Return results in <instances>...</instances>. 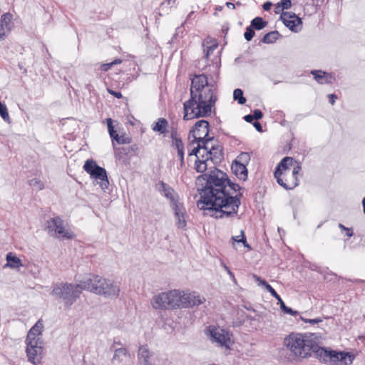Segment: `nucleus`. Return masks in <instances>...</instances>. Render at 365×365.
<instances>
[{
    "label": "nucleus",
    "mask_w": 365,
    "mask_h": 365,
    "mask_svg": "<svg viewBox=\"0 0 365 365\" xmlns=\"http://www.w3.org/2000/svg\"><path fill=\"white\" fill-rule=\"evenodd\" d=\"M196 185L200 195L197 202L200 210L212 212L211 216L217 219L237 215L242 193L233 194L243 188L231 182L227 173L212 167L197 178Z\"/></svg>",
    "instance_id": "1"
},
{
    "label": "nucleus",
    "mask_w": 365,
    "mask_h": 365,
    "mask_svg": "<svg viewBox=\"0 0 365 365\" xmlns=\"http://www.w3.org/2000/svg\"><path fill=\"white\" fill-rule=\"evenodd\" d=\"M215 79L211 74L195 75L191 78L190 98L183 103L185 120L211 115L217 101L216 86L219 76L217 62L212 64Z\"/></svg>",
    "instance_id": "2"
},
{
    "label": "nucleus",
    "mask_w": 365,
    "mask_h": 365,
    "mask_svg": "<svg viewBox=\"0 0 365 365\" xmlns=\"http://www.w3.org/2000/svg\"><path fill=\"white\" fill-rule=\"evenodd\" d=\"M315 339L314 334L292 332L284 337L283 344L294 357L307 359L313 354Z\"/></svg>",
    "instance_id": "3"
},
{
    "label": "nucleus",
    "mask_w": 365,
    "mask_h": 365,
    "mask_svg": "<svg viewBox=\"0 0 365 365\" xmlns=\"http://www.w3.org/2000/svg\"><path fill=\"white\" fill-rule=\"evenodd\" d=\"M83 289L106 298L115 299L119 296L120 287L117 283L99 275L92 274L84 280Z\"/></svg>",
    "instance_id": "4"
},
{
    "label": "nucleus",
    "mask_w": 365,
    "mask_h": 365,
    "mask_svg": "<svg viewBox=\"0 0 365 365\" xmlns=\"http://www.w3.org/2000/svg\"><path fill=\"white\" fill-rule=\"evenodd\" d=\"M84 280H81L78 284L58 282L53 286L51 294L56 298L62 300L65 305L71 307L81 296Z\"/></svg>",
    "instance_id": "5"
},
{
    "label": "nucleus",
    "mask_w": 365,
    "mask_h": 365,
    "mask_svg": "<svg viewBox=\"0 0 365 365\" xmlns=\"http://www.w3.org/2000/svg\"><path fill=\"white\" fill-rule=\"evenodd\" d=\"M83 169L91 175V178L97 180V183L100 185L103 190L108 188L109 181L106 170L98 165L93 160H87L83 165Z\"/></svg>",
    "instance_id": "6"
},
{
    "label": "nucleus",
    "mask_w": 365,
    "mask_h": 365,
    "mask_svg": "<svg viewBox=\"0 0 365 365\" xmlns=\"http://www.w3.org/2000/svg\"><path fill=\"white\" fill-rule=\"evenodd\" d=\"M46 229L51 236L55 237L72 239L74 237L71 231L65 228L63 220L58 216L48 220Z\"/></svg>",
    "instance_id": "7"
},
{
    "label": "nucleus",
    "mask_w": 365,
    "mask_h": 365,
    "mask_svg": "<svg viewBox=\"0 0 365 365\" xmlns=\"http://www.w3.org/2000/svg\"><path fill=\"white\" fill-rule=\"evenodd\" d=\"M207 332L212 342L217 343L220 346L230 348L231 335L228 331L210 326L207 329Z\"/></svg>",
    "instance_id": "8"
},
{
    "label": "nucleus",
    "mask_w": 365,
    "mask_h": 365,
    "mask_svg": "<svg viewBox=\"0 0 365 365\" xmlns=\"http://www.w3.org/2000/svg\"><path fill=\"white\" fill-rule=\"evenodd\" d=\"M28 360L34 364L40 363L43 356L42 341H26Z\"/></svg>",
    "instance_id": "9"
},
{
    "label": "nucleus",
    "mask_w": 365,
    "mask_h": 365,
    "mask_svg": "<svg viewBox=\"0 0 365 365\" xmlns=\"http://www.w3.org/2000/svg\"><path fill=\"white\" fill-rule=\"evenodd\" d=\"M301 170L302 167L299 165H295L292 172L287 173V175L276 178L277 183L286 190L294 189L299 184L297 175Z\"/></svg>",
    "instance_id": "10"
},
{
    "label": "nucleus",
    "mask_w": 365,
    "mask_h": 365,
    "mask_svg": "<svg viewBox=\"0 0 365 365\" xmlns=\"http://www.w3.org/2000/svg\"><path fill=\"white\" fill-rule=\"evenodd\" d=\"M206 302L205 297L197 292L185 293L182 292V308H192L198 307Z\"/></svg>",
    "instance_id": "11"
},
{
    "label": "nucleus",
    "mask_w": 365,
    "mask_h": 365,
    "mask_svg": "<svg viewBox=\"0 0 365 365\" xmlns=\"http://www.w3.org/2000/svg\"><path fill=\"white\" fill-rule=\"evenodd\" d=\"M165 294L168 309H182L180 304H182V292L178 289H173L165 292Z\"/></svg>",
    "instance_id": "12"
},
{
    "label": "nucleus",
    "mask_w": 365,
    "mask_h": 365,
    "mask_svg": "<svg viewBox=\"0 0 365 365\" xmlns=\"http://www.w3.org/2000/svg\"><path fill=\"white\" fill-rule=\"evenodd\" d=\"M210 125L208 121L200 120L195 123L194 128L190 131L189 135L193 137V140H197V137L208 138Z\"/></svg>",
    "instance_id": "13"
},
{
    "label": "nucleus",
    "mask_w": 365,
    "mask_h": 365,
    "mask_svg": "<svg viewBox=\"0 0 365 365\" xmlns=\"http://www.w3.org/2000/svg\"><path fill=\"white\" fill-rule=\"evenodd\" d=\"M294 163V158L292 157H284L277 165L274 176L275 178H279L283 175H287V173L290 172V168Z\"/></svg>",
    "instance_id": "14"
},
{
    "label": "nucleus",
    "mask_w": 365,
    "mask_h": 365,
    "mask_svg": "<svg viewBox=\"0 0 365 365\" xmlns=\"http://www.w3.org/2000/svg\"><path fill=\"white\" fill-rule=\"evenodd\" d=\"M158 190L162 193L166 198L170 200L171 206L175 203H178V195L174 189L165 183L163 181H160L157 185Z\"/></svg>",
    "instance_id": "15"
},
{
    "label": "nucleus",
    "mask_w": 365,
    "mask_h": 365,
    "mask_svg": "<svg viewBox=\"0 0 365 365\" xmlns=\"http://www.w3.org/2000/svg\"><path fill=\"white\" fill-rule=\"evenodd\" d=\"M176 219V225L180 229L185 228L187 222L185 218V209L183 205L178 202L172 206Z\"/></svg>",
    "instance_id": "16"
},
{
    "label": "nucleus",
    "mask_w": 365,
    "mask_h": 365,
    "mask_svg": "<svg viewBox=\"0 0 365 365\" xmlns=\"http://www.w3.org/2000/svg\"><path fill=\"white\" fill-rule=\"evenodd\" d=\"M313 354L320 361L327 363L329 362V358L331 354V350H327L322 346H319V340L317 338L314 341V348L313 349Z\"/></svg>",
    "instance_id": "17"
},
{
    "label": "nucleus",
    "mask_w": 365,
    "mask_h": 365,
    "mask_svg": "<svg viewBox=\"0 0 365 365\" xmlns=\"http://www.w3.org/2000/svg\"><path fill=\"white\" fill-rule=\"evenodd\" d=\"M205 156L213 163H217L220 162L222 158V148L219 145H212L209 150L206 152Z\"/></svg>",
    "instance_id": "18"
},
{
    "label": "nucleus",
    "mask_w": 365,
    "mask_h": 365,
    "mask_svg": "<svg viewBox=\"0 0 365 365\" xmlns=\"http://www.w3.org/2000/svg\"><path fill=\"white\" fill-rule=\"evenodd\" d=\"M166 302L167 299L165 292L154 295L150 302L153 309L162 310L168 309Z\"/></svg>",
    "instance_id": "19"
},
{
    "label": "nucleus",
    "mask_w": 365,
    "mask_h": 365,
    "mask_svg": "<svg viewBox=\"0 0 365 365\" xmlns=\"http://www.w3.org/2000/svg\"><path fill=\"white\" fill-rule=\"evenodd\" d=\"M311 73L314 76V79L320 84L333 83L334 78L331 73H328L321 70H313Z\"/></svg>",
    "instance_id": "20"
},
{
    "label": "nucleus",
    "mask_w": 365,
    "mask_h": 365,
    "mask_svg": "<svg viewBox=\"0 0 365 365\" xmlns=\"http://www.w3.org/2000/svg\"><path fill=\"white\" fill-rule=\"evenodd\" d=\"M231 169L232 173L237 178L242 180H246L247 178L248 171L247 166L242 163L233 161L232 163Z\"/></svg>",
    "instance_id": "21"
},
{
    "label": "nucleus",
    "mask_w": 365,
    "mask_h": 365,
    "mask_svg": "<svg viewBox=\"0 0 365 365\" xmlns=\"http://www.w3.org/2000/svg\"><path fill=\"white\" fill-rule=\"evenodd\" d=\"M43 326L38 321L29 331L26 341H41L40 335L43 331Z\"/></svg>",
    "instance_id": "22"
},
{
    "label": "nucleus",
    "mask_w": 365,
    "mask_h": 365,
    "mask_svg": "<svg viewBox=\"0 0 365 365\" xmlns=\"http://www.w3.org/2000/svg\"><path fill=\"white\" fill-rule=\"evenodd\" d=\"M151 354L147 345L140 346L138 349V356L140 363L145 364L150 362Z\"/></svg>",
    "instance_id": "23"
},
{
    "label": "nucleus",
    "mask_w": 365,
    "mask_h": 365,
    "mask_svg": "<svg viewBox=\"0 0 365 365\" xmlns=\"http://www.w3.org/2000/svg\"><path fill=\"white\" fill-rule=\"evenodd\" d=\"M208 159L205 156L204 154L201 155V158L200 157H197V159H196L195 162V170L197 173H204L207 170L208 167Z\"/></svg>",
    "instance_id": "24"
},
{
    "label": "nucleus",
    "mask_w": 365,
    "mask_h": 365,
    "mask_svg": "<svg viewBox=\"0 0 365 365\" xmlns=\"http://www.w3.org/2000/svg\"><path fill=\"white\" fill-rule=\"evenodd\" d=\"M168 122L165 118H160L153 125L152 129L158 132L160 134H166L168 133Z\"/></svg>",
    "instance_id": "25"
},
{
    "label": "nucleus",
    "mask_w": 365,
    "mask_h": 365,
    "mask_svg": "<svg viewBox=\"0 0 365 365\" xmlns=\"http://www.w3.org/2000/svg\"><path fill=\"white\" fill-rule=\"evenodd\" d=\"M7 263L4 265V267H9L11 268H19L23 266L21 260L15 255H13L11 252L6 255Z\"/></svg>",
    "instance_id": "26"
},
{
    "label": "nucleus",
    "mask_w": 365,
    "mask_h": 365,
    "mask_svg": "<svg viewBox=\"0 0 365 365\" xmlns=\"http://www.w3.org/2000/svg\"><path fill=\"white\" fill-rule=\"evenodd\" d=\"M129 356L128 351L125 347L115 348L114 349V355L112 361H118V362L123 361L124 359Z\"/></svg>",
    "instance_id": "27"
},
{
    "label": "nucleus",
    "mask_w": 365,
    "mask_h": 365,
    "mask_svg": "<svg viewBox=\"0 0 365 365\" xmlns=\"http://www.w3.org/2000/svg\"><path fill=\"white\" fill-rule=\"evenodd\" d=\"M214 137H197V140H192L191 141L192 144L197 143V145H200V150H205L206 152L209 150L210 148L208 146V143L210 141L212 140Z\"/></svg>",
    "instance_id": "28"
},
{
    "label": "nucleus",
    "mask_w": 365,
    "mask_h": 365,
    "mask_svg": "<svg viewBox=\"0 0 365 365\" xmlns=\"http://www.w3.org/2000/svg\"><path fill=\"white\" fill-rule=\"evenodd\" d=\"M170 138L173 140V144L177 150L184 149V144L180 137L176 129L173 128L170 133Z\"/></svg>",
    "instance_id": "29"
},
{
    "label": "nucleus",
    "mask_w": 365,
    "mask_h": 365,
    "mask_svg": "<svg viewBox=\"0 0 365 365\" xmlns=\"http://www.w3.org/2000/svg\"><path fill=\"white\" fill-rule=\"evenodd\" d=\"M12 15L10 13H6L2 15L1 19V24L4 29L11 31L13 27Z\"/></svg>",
    "instance_id": "30"
},
{
    "label": "nucleus",
    "mask_w": 365,
    "mask_h": 365,
    "mask_svg": "<svg viewBox=\"0 0 365 365\" xmlns=\"http://www.w3.org/2000/svg\"><path fill=\"white\" fill-rule=\"evenodd\" d=\"M339 363L341 364L349 365L351 364L354 359V355L349 352L339 351Z\"/></svg>",
    "instance_id": "31"
},
{
    "label": "nucleus",
    "mask_w": 365,
    "mask_h": 365,
    "mask_svg": "<svg viewBox=\"0 0 365 365\" xmlns=\"http://www.w3.org/2000/svg\"><path fill=\"white\" fill-rule=\"evenodd\" d=\"M279 36V34L277 31H271L266 34L261 41L264 43H272L278 38Z\"/></svg>",
    "instance_id": "32"
},
{
    "label": "nucleus",
    "mask_w": 365,
    "mask_h": 365,
    "mask_svg": "<svg viewBox=\"0 0 365 365\" xmlns=\"http://www.w3.org/2000/svg\"><path fill=\"white\" fill-rule=\"evenodd\" d=\"M267 24V22L264 21L262 17H256L251 21V26L256 30H261L264 29Z\"/></svg>",
    "instance_id": "33"
},
{
    "label": "nucleus",
    "mask_w": 365,
    "mask_h": 365,
    "mask_svg": "<svg viewBox=\"0 0 365 365\" xmlns=\"http://www.w3.org/2000/svg\"><path fill=\"white\" fill-rule=\"evenodd\" d=\"M295 18V21H297V23H302L301 19H299L298 16H296L295 14H290L289 12H282L280 16V19L284 23H287L289 21H291L292 19Z\"/></svg>",
    "instance_id": "34"
},
{
    "label": "nucleus",
    "mask_w": 365,
    "mask_h": 365,
    "mask_svg": "<svg viewBox=\"0 0 365 365\" xmlns=\"http://www.w3.org/2000/svg\"><path fill=\"white\" fill-rule=\"evenodd\" d=\"M178 0H164L160 6V10L164 13H168L170 8L175 6Z\"/></svg>",
    "instance_id": "35"
},
{
    "label": "nucleus",
    "mask_w": 365,
    "mask_h": 365,
    "mask_svg": "<svg viewBox=\"0 0 365 365\" xmlns=\"http://www.w3.org/2000/svg\"><path fill=\"white\" fill-rule=\"evenodd\" d=\"M233 98L240 105H242L246 102V98L243 96V91L240 88H237L234 91Z\"/></svg>",
    "instance_id": "36"
},
{
    "label": "nucleus",
    "mask_w": 365,
    "mask_h": 365,
    "mask_svg": "<svg viewBox=\"0 0 365 365\" xmlns=\"http://www.w3.org/2000/svg\"><path fill=\"white\" fill-rule=\"evenodd\" d=\"M250 160V155L248 153L242 152L241 153L237 158L234 160L235 162H238L240 163H242L246 165L249 163Z\"/></svg>",
    "instance_id": "37"
},
{
    "label": "nucleus",
    "mask_w": 365,
    "mask_h": 365,
    "mask_svg": "<svg viewBox=\"0 0 365 365\" xmlns=\"http://www.w3.org/2000/svg\"><path fill=\"white\" fill-rule=\"evenodd\" d=\"M29 184L33 187H36L38 190H42L44 189V185L38 178H33L29 180Z\"/></svg>",
    "instance_id": "38"
},
{
    "label": "nucleus",
    "mask_w": 365,
    "mask_h": 365,
    "mask_svg": "<svg viewBox=\"0 0 365 365\" xmlns=\"http://www.w3.org/2000/svg\"><path fill=\"white\" fill-rule=\"evenodd\" d=\"M295 18H293L291 19V21H287L284 24V25L288 27L291 31L297 32L299 29V27L302 23H297V21H295Z\"/></svg>",
    "instance_id": "39"
},
{
    "label": "nucleus",
    "mask_w": 365,
    "mask_h": 365,
    "mask_svg": "<svg viewBox=\"0 0 365 365\" xmlns=\"http://www.w3.org/2000/svg\"><path fill=\"white\" fill-rule=\"evenodd\" d=\"M0 115L6 122L10 121L7 108L6 105L3 104L1 102H0Z\"/></svg>",
    "instance_id": "40"
},
{
    "label": "nucleus",
    "mask_w": 365,
    "mask_h": 365,
    "mask_svg": "<svg viewBox=\"0 0 365 365\" xmlns=\"http://www.w3.org/2000/svg\"><path fill=\"white\" fill-rule=\"evenodd\" d=\"M232 240L236 242H242L245 247H248L250 249V245L247 243L246 238L245 237V232L243 230H241L240 236L232 237Z\"/></svg>",
    "instance_id": "41"
},
{
    "label": "nucleus",
    "mask_w": 365,
    "mask_h": 365,
    "mask_svg": "<svg viewBox=\"0 0 365 365\" xmlns=\"http://www.w3.org/2000/svg\"><path fill=\"white\" fill-rule=\"evenodd\" d=\"M292 2L290 0H282L280 3H278L276 6V9L277 10H284L288 9L291 7Z\"/></svg>",
    "instance_id": "42"
},
{
    "label": "nucleus",
    "mask_w": 365,
    "mask_h": 365,
    "mask_svg": "<svg viewBox=\"0 0 365 365\" xmlns=\"http://www.w3.org/2000/svg\"><path fill=\"white\" fill-rule=\"evenodd\" d=\"M255 34V33L254 29L251 26H250L247 27L246 31L244 34L245 38L247 41H250L254 37Z\"/></svg>",
    "instance_id": "43"
},
{
    "label": "nucleus",
    "mask_w": 365,
    "mask_h": 365,
    "mask_svg": "<svg viewBox=\"0 0 365 365\" xmlns=\"http://www.w3.org/2000/svg\"><path fill=\"white\" fill-rule=\"evenodd\" d=\"M280 309L284 312V313L290 314L292 316H296L298 314V312L294 311L292 309L287 307L284 302L281 303Z\"/></svg>",
    "instance_id": "44"
},
{
    "label": "nucleus",
    "mask_w": 365,
    "mask_h": 365,
    "mask_svg": "<svg viewBox=\"0 0 365 365\" xmlns=\"http://www.w3.org/2000/svg\"><path fill=\"white\" fill-rule=\"evenodd\" d=\"M184 24L185 23H182L180 26H178L176 29L175 33L173 34V36L172 38V41H174L177 40L178 38L182 36L184 32Z\"/></svg>",
    "instance_id": "45"
},
{
    "label": "nucleus",
    "mask_w": 365,
    "mask_h": 365,
    "mask_svg": "<svg viewBox=\"0 0 365 365\" xmlns=\"http://www.w3.org/2000/svg\"><path fill=\"white\" fill-rule=\"evenodd\" d=\"M253 278L255 279V282H257L259 286H263L267 291V287L271 286L264 279H262L260 277L254 274Z\"/></svg>",
    "instance_id": "46"
},
{
    "label": "nucleus",
    "mask_w": 365,
    "mask_h": 365,
    "mask_svg": "<svg viewBox=\"0 0 365 365\" xmlns=\"http://www.w3.org/2000/svg\"><path fill=\"white\" fill-rule=\"evenodd\" d=\"M267 292H269L270 294L278 301V303L280 305L282 302H284L280 296L277 293V292L274 290V289L272 288V286L267 287Z\"/></svg>",
    "instance_id": "47"
},
{
    "label": "nucleus",
    "mask_w": 365,
    "mask_h": 365,
    "mask_svg": "<svg viewBox=\"0 0 365 365\" xmlns=\"http://www.w3.org/2000/svg\"><path fill=\"white\" fill-rule=\"evenodd\" d=\"M329 362L334 363L335 364L339 362V351L331 350Z\"/></svg>",
    "instance_id": "48"
},
{
    "label": "nucleus",
    "mask_w": 365,
    "mask_h": 365,
    "mask_svg": "<svg viewBox=\"0 0 365 365\" xmlns=\"http://www.w3.org/2000/svg\"><path fill=\"white\" fill-rule=\"evenodd\" d=\"M115 141L118 144H129L131 143V138L125 135H118Z\"/></svg>",
    "instance_id": "49"
},
{
    "label": "nucleus",
    "mask_w": 365,
    "mask_h": 365,
    "mask_svg": "<svg viewBox=\"0 0 365 365\" xmlns=\"http://www.w3.org/2000/svg\"><path fill=\"white\" fill-rule=\"evenodd\" d=\"M217 48V43H215V44H212L211 46H207L205 49V51L206 52V54H205V56H206V58L207 60L208 61L209 60V57L210 56L212 53V52Z\"/></svg>",
    "instance_id": "50"
},
{
    "label": "nucleus",
    "mask_w": 365,
    "mask_h": 365,
    "mask_svg": "<svg viewBox=\"0 0 365 365\" xmlns=\"http://www.w3.org/2000/svg\"><path fill=\"white\" fill-rule=\"evenodd\" d=\"M339 227L341 229V231H344L345 232V234H346V235L347 237H352L354 235V232H353L352 228L346 227L341 223L339 224Z\"/></svg>",
    "instance_id": "51"
},
{
    "label": "nucleus",
    "mask_w": 365,
    "mask_h": 365,
    "mask_svg": "<svg viewBox=\"0 0 365 365\" xmlns=\"http://www.w3.org/2000/svg\"><path fill=\"white\" fill-rule=\"evenodd\" d=\"M300 319L306 323H309L311 324H315L322 322L321 318L307 319L303 317H300Z\"/></svg>",
    "instance_id": "52"
},
{
    "label": "nucleus",
    "mask_w": 365,
    "mask_h": 365,
    "mask_svg": "<svg viewBox=\"0 0 365 365\" xmlns=\"http://www.w3.org/2000/svg\"><path fill=\"white\" fill-rule=\"evenodd\" d=\"M252 115H253L254 118L256 120H258L261 119L263 117L262 112L260 110H259V109H255L253 111V114Z\"/></svg>",
    "instance_id": "53"
},
{
    "label": "nucleus",
    "mask_w": 365,
    "mask_h": 365,
    "mask_svg": "<svg viewBox=\"0 0 365 365\" xmlns=\"http://www.w3.org/2000/svg\"><path fill=\"white\" fill-rule=\"evenodd\" d=\"M108 92L111 94L112 96H115V98L120 99L122 98V93L118 91H115L110 89H108Z\"/></svg>",
    "instance_id": "54"
},
{
    "label": "nucleus",
    "mask_w": 365,
    "mask_h": 365,
    "mask_svg": "<svg viewBox=\"0 0 365 365\" xmlns=\"http://www.w3.org/2000/svg\"><path fill=\"white\" fill-rule=\"evenodd\" d=\"M200 145H197L194 148L192 151L189 153V155H195L196 158H197V157H199L197 155V154L200 153Z\"/></svg>",
    "instance_id": "55"
},
{
    "label": "nucleus",
    "mask_w": 365,
    "mask_h": 365,
    "mask_svg": "<svg viewBox=\"0 0 365 365\" xmlns=\"http://www.w3.org/2000/svg\"><path fill=\"white\" fill-rule=\"evenodd\" d=\"M106 122H107L108 133H111L114 130V128L113 126V120L111 118H107Z\"/></svg>",
    "instance_id": "56"
},
{
    "label": "nucleus",
    "mask_w": 365,
    "mask_h": 365,
    "mask_svg": "<svg viewBox=\"0 0 365 365\" xmlns=\"http://www.w3.org/2000/svg\"><path fill=\"white\" fill-rule=\"evenodd\" d=\"M106 122H107L108 133H111L114 130V128L113 126V120L111 118H107Z\"/></svg>",
    "instance_id": "57"
},
{
    "label": "nucleus",
    "mask_w": 365,
    "mask_h": 365,
    "mask_svg": "<svg viewBox=\"0 0 365 365\" xmlns=\"http://www.w3.org/2000/svg\"><path fill=\"white\" fill-rule=\"evenodd\" d=\"M113 66V63H104L101 66V71H108L111 67Z\"/></svg>",
    "instance_id": "58"
},
{
    "label": "nucleus",
    "mask_w": 365,
    "mask_h": 365,
    "mask_svg": "<svg viewBox=\"0 0 365 365\" xmlns=\"http://www.w3.org/2000/svg\"><path fill=\"white\" fill-rule=\"evenodd\" d=\"M222 266L223 267V268L225 269V270L227 271V274L230 276L231 278H232L233 279H235V275L234 274L230 271V269H229V267L224 263L222 262Z\"/></svg>",
    "instance_id": "59"
},
{
    "label": "nucleus",
    "mask_w": 365,
    "mask_h": 365,
    "mask_svg": "<svg viewBox=\"0 0 365 365\" xmlns=\"http://www.w3.org/2000/svg\"><path fill=\"white\" fill-rule=\"evenodd\" d=\"M253 125L254 127L255 128V129L259 131V132H262V125L260 124V123H259L257 120L255 121L253 123Z\"/></svg>",
    "instance_id": "60"
},
{
    "label": "nucleus",
    "mask_w": 365,
    "mask_h": 365,
    "mask_svg": "<svg viewBox=\"0 0 365 365\" xmlns=\"http://www.w3.org/2000/svg\"><path fill=\"white\" fill-rule=\"evenodd\" d=\"M328 98L329 99V103L331 105H334V103H335V100L337 98V96H336V95L332 93V94H329Z\"/></svg>",
    "instance_id": "61"
},
{
    "label": "nucleus",
    "mask_w": 365,
    "mask_h": 365,
    "mask_svg": "<svg viewBox=\"0 0 365 365\" xmlns=\"http://www.w3.org/2000/svg\"><path fill=\"white\" fill-rule=\"evenodd\" d=\"M243 118L247 123H252L255 120L253 115L251 114L245 115Z\"/></svg>",
    "instance_id": "62"
},
{
    "label": "nucleus",
    "mask_w": 365,
    "mask_h": 365,
    "mask_svg": "<svg viewBox=\"0 0 365 365\" xmlns=\"http://www.w3.org/2000/svg\"><path fill=\"white\" fill-rule=\"evenodd\" d=\"M109 135H110V138H112L113 141L115 140L118 136V134L117 133L116 130H113V131H112L111 133H109Z\"/></svg>",
    "instance_id": "63"
},
{
    "label": "nucleus",
    "mask_w": 365,
    "mask_h": 365,
    "mask_svg": "<svg viewBox=\"0 0 365 365\" xmlns=\"http://www.w3.org/2000/svg\"><path fill=\"white\" fill-rule=\"evenodd\" d=\"M271 6H272V3L269 1L265 2L263 4V9L265 11H269L271 9Z\"/></svg>",
    "instance_id": "64"
}]
</instances>
